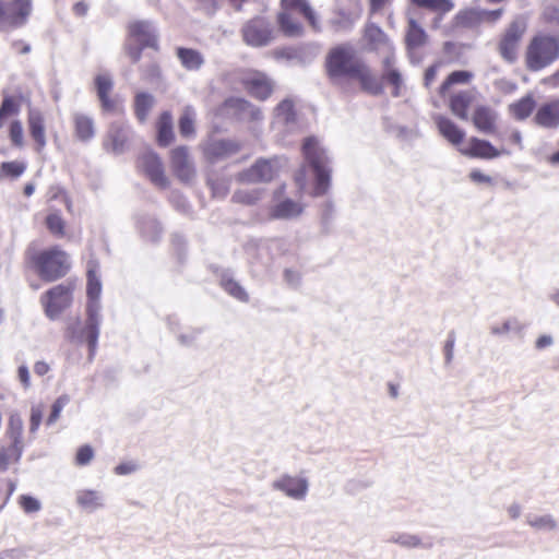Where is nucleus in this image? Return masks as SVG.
<instances>
[{
  "label": "nucleus",
  "instance_id": "6e6552de",
  "mask_svg": "<svg viewBox=\"0 0 559 559\" xmlns=\"http://www.w3.org/2000/svg\"><path fill=\"white\" fill-rule=\"evenodd\" d=\"M526 28V19L519 16L506 29L499 44V51L501 57L508 62H513L516 59L519 43Z\"/></svg>",
  "mask_w": 559,
  "mask_h": 559
},
{
  "label": "nucleus",
  "instance_id": "37998d69",
  "mask_svg": "<svg viewBox=\"0 0 559 559\" xmlns=\"http://www.w3.org/2000/svg\"><path fill=\"white\" fill-rule=\"evenodd\" d=\"M194 110L186 107L179 120V131L182 136L189 138L194 134Z\"/></svg>",
  "mask_w": 559,
  "mask_h": 559
},
{
  "label": "nucleus",
  "instance_id": "72a5a7b5",
  "mask_svg": "<svg viewBox=\"0 0 559 559\" xmlns=\"http://www.w3.org/2000/svg\"><path fill=\"white\" fill-rule=\"evenodd\" d=\"M155 105V98L147 93H138L134 99V112L140 122H145L151 109Z\"/></svg>",
  "mask_w": 559,
  "mask_h": 559
},
{
  "label": "nucleus",
  "instance_id": "864d4df0",
  "mask_svg": "<svg viewBox=\"0 0 559 559\" xmlns=\"http://www.w3.org/2000/svg\"><path fill=\"white\" fill-rule=\"evenodd\" d=\"M9 135L11 142L19 147L24 145V131L20 120H14L10 124Z\"/></svg>",
  "mask_w": 559,
  "mask_h": 559
},
{
  "label": "nucleus",
  "instance_id": "bf43d9fd",
  "mask_svg": "<svg viewBox=\"0 0 559 559\" xmlns=\"http://www.w3.org/2000/svg\"><path fill=\"white\" fill-rule=\"evenodd\" d=\"M393 542L406 548L420 546V538L413 534H401L396 536Z\"/></svg>",
  "mask_w": 559,
  "mask_h": 559
},
{
  "label": "nucleus",
  "instance_id": "f704fd0d",
  "mask_svg": "<svg viewBox=\"0 0 559 559\" xmlns=\"http://www.w3.org/2000/svg\"><path fill=\"white\" fill-rule=\"evenodd\" d=\"M524 325L518 318H509L502 323L495 324L490 328L492 335L504 336L510 333L522 336Z\"/></svg>",
  "mask_w": 559,
  "mask_h": 559
},
{
  "label": "nucleus",
  "instance_id": "393cba45",
  "mask_svg": "<svg viewBox=\"0 0 559 559\" xmlns=\"http://www.w3.org/2000/svg\"><path fill=\"white\" fill-rule=\"evenodd\" d=\"M382 79L394 87V96L399 95V91L403 85V79L395 67V55L385 56L382 60Z\"/></svg>",
  "mask_w": 559,
  "mask_h": 559
},
{
  "label": "nucleus",
  "instance_id": "680f3d73",
  "mask_svg": "<svg viewBox=\"0 0 559 559\" xmlns=\"http://www.w3.org/2000/svg\"><path fill=\"white\" fill-rule=\"evenodd\" d=\"M469 178L476 182V183H488L490 185L492 182V179L487 176L486 174L481 173L480 170H473L469 174Z\"/></svg>",
  "mask_w": 559,
  "mask_h": 559
},
{
  "label": "nucleus",
  "instance_id": "a19ab883",
  "mask_svg": "<svg viewBox=\"0 0 559 559\" xmlns=\"http://www.w3.org/2000/svg\"><path fill=\"white\" fill-rule=\"evenodd\" d=\"M455 23L460 26L474 27L481 23V9H467L460 11L455 16Z\"/></svg>",
  "mask_w": 559,
  "mask_h": 559
},
{
  "label": "nucleus",
  "instance_id": "dca6fc26",
  "mask_svg": "<svg viewBox=\"0 0 559 559\" xmlns=\"http://www.w3.org/2000/svg\"><path fill=\"white\" fill-rule=\"evenodd\" d=\"M534 122L545 129H556L559 127V99H554L542 105L535 116Z\"/></svg>",
  "mask_w": 559,
  "mask_h": 559
},
{
  "label": "nucleus",
  "instance_id": "338daca9",
  "mask_svg": "<svg viewBox=\"0 0 559 559\" xmlns=\"http://www.w3.org/2000/svg\"><path fill=\"white\" fill-rule=\"evenodd\" d=\"M552 337L550 335H542L536 340L535 346L538 349H543L552 344Z\"/></svg>",
  "mask_w": 559,
  "mask_h": 559
},
{
  "label": "nucleus",
  "instance_id": "412c9836",
  "mask_svg": "<svg viewBox=\"0 0 559 559\" xmlns=\"http://www.w3.org/2000/svg\"><path fill=\"white\" fill-rule=\"evenodd\" d=\"M130 128L128 126L111 124L105 145L114 153H122L129 140Z\"/></svg>",
  "mask_w": 559,
  "mask_h": 559
},
{
  "label": "nucleus",
  "instance_id": "5701e85b",
  "mask_svg": "<svg viewBox=\"0 0 559 559\" xmlns=\"http://www.w3.org/2000/svg\"><path fill=\"white\" fill-rule=\"evenodd\" d=\"M95 85L103 109L107 111L116 110V104L109 97L114 86L112 79L106 73L98 74L95 79Z\"/></svg>",
  "mask_w": 559,
  "mask_h": 559
},
{
  "label": "nucleus",
  "instance_id": "f03ea898",
  "mask_svg": "<svg viewBox=\"0 0 559 559\" xmlns=\"http://www.w3.org/2000/svg\"><path fill=\"white\" fill-rule=\"evenodd\" d=\"M302 152L314 176L312 193L313 195H322L328 191L331 178L326 152L314 136H309L305 140Z\"/></svg>",
  "mask_w": 559,
  "mask_h": 559
},
{
  "label": "nucleus",
  "instance_id": "ddd939ff",
  "mask_svg": "<svg viewBox=\"0 0 559 559\" xmlns=\"http://www.w3.org/2000/svg\"><path fill=\"white\" fill-rule=\"evenodd\" d=\"M462 154L468 155L472 157H478L484 159H491L499 157L500 155L510 154L509 151L501 148L498 150L490 142L485 140H479L477 138H472L468 141L466 147L461 148Z\"/></svg>",
  "mask_w": 559,
  "mask_h": 559
},
{
  "label": "nucleus",
  "instance_id": "58836bf2",
  "mask_svg": "<svg viewBox=\"0 0 559 559\" xmlns=\"http://www.w3.org/2000/svg\"><path fill=\"white\" fill-rule=\"evenodd\" d=\"M472 103V96L468 93H459L452 97L450 106L452 112L459 118L467 119V109Z\"/></svg>",
  "mask_w": 559,
  "mask_h": 559
},
{
  "label": "nucleus",
  "instance_id": "6ab92c4d",
  "mask_svg": "<svg viewBox=\"0 0 559 559\" xmlns=\"http://www.w3.org/2000/svg\"><path fill=\"white\" fill-rule=\"evenodd\" d=\"M130 35L142 46L154 47L157 36L156 28L151 22L138 21L130 25Z\"/></svg>",
  "mask_w": 559,
  "mask_h": 559
},
{
  "label": "nucleus",
  "instance_id": "2f4dec72",
  "mask_svg": "<svg viewBox=\"0 0 559 559\" xmlns=\"http://www.w3.org/2000/svg\"><path fill=\"white\" fill-rule=\"evenodd\" d=\"M535 106L536 102L534 97L526 95L520 100L512 103L509 106V111L516 120H524L531 116Z\"/></svg>",
  "mask_w": 559,
  "mask_h": 559
},
{
  "label": "nucleus",
  "instance_id": "79ce46f5",
  "mask_svg": "<svg viewBox=\"0 0 559 559\" xmlns=\"http://www.w3.org/2000/svg\"><path fill=\"white\" fill-rule=\"evenodd\" d=\"M75 130L81 140L87 141L94 135V122L90 117L83 115L76 116Z\"/></svg>",
  "mask_w": 559,
  "mask_h": 559
},
{
  "label": "nucleus",
  "instance_id": "4be33fe9",
  "mask_svg": "<svg viewBox=\"0 0 559 559\" xmlns=\"http://www.w3.org/2000/svg\"><path fill=\"white\" fill-rule=\"evenodd\" d=\"M282 193V189L276 192V202L272 206L271 216L278 219H289L297 217L302 212L300 203L290 199L277 200V195Z\"/></svg>",
  "mask_w": 559,
  "mask_h": 559
},
{
  "label": "nucleus",
  "instance_id": "0e129e2a",
  "mask_svg": "<svg viewBox=\"0 0 559 559\" xmlns=\"http://www.w3.org/2000/svg\"><path fill=\"white\" fill-rule=\"evenodd\" d=\"M306 168L302 167L295 176L296 185L298 186L300 191H304L307 187V176H306Z\"/></svg>",
  "mask_w": 559,
  "mask_h": 559
},
{
  "label": "nucleus",
  "instance_id": "a211bd4d",
  "mask_svg": "<svg viewBox=\"0 0 559 559\" xmlns=\"http://www.w3.org/2000/svg\"><path fill=\"white\" fill-rule=\"evenodd\" d=\"M27 124L31 136L36 143L37 151L40 152L47 144L45 134V117L37 108H31L27 117Z\"/></svg>",
  "mask_w": 559,
  "mask_h": 559
},
{
  "label": "nucleus",
  "instance_id": "423d86ee",
  "mask_svg": "<svg viewBox=\"0 0 559 559\" xmlns=\"http://www.w3.org/2000/svg\"><path fill=\"white\" fill-rule=\"evenodd\" d=\"M72 288L69 285L60 284L53 286L44 293L40 297V304L45 314L50 320H56L59 316L71 306Z\"/></svg>",
  "mask_w": 559,
  "mask_h": 559
},
{
  "label": "nucleus",
  "instance_id": "a878e982",
  "mask_svg": "<svg viewBox=\"0 0 559 559\" xmlns=\"http://www.w3.org/2000/svg\"><path fill=\"white\" fill-rule=\"evenodd\" d=\"M496 120V112L485 106L477 107L473 116L474 126L485 133H492L495 131Z\"/></svg>",
  "mask_w": 559,
  "mask_h": 559
},
{
  "label": "nucleus",
  "instance_id": "4c0bfd02",
  "mask_svg": "<svg viewBox=\"0 0 559 559\" xmlns=\"http://www.w3.org/2000/svg\"><path fill=\"white\" fill-rule=\"evenodd\" d=\"M526 522L531 527L543 532H552L558 526L557 521L549 514H530L526 516Z\"/></svg>",
  "mask_w": 559,
  "mask_h": 559
},
{
  "label": "nucleus",
  "instance_id": "0eeeda50",
  "mask_svg": "<svg viewBox=\"0 0 559 559\" xmlns=\"http://www.w3.org/2000/svg\"><path fill=\"white\" fill-rule=\"evenodd\" d=\"M272 488L292 500L302 501L309 491V479L302 475L282 474L272 481Z\"/></svg>",
  "mask_w": 559,
  "mask_h": 559
},
{
  "label": "nucleus",
  "instance_id": "13d9d810",
  "mask_svg": "<svg viewBox=\"0 0 559 559\" xmlns=\"http://www.w3.org/2000/svg\"><path fill=\"white\" fill-rule=\"evenodd\" d=\"M94 457V451L90 445H83L79 448L75 455V463L80 466H84L91 463Z\"/></svg>",
  "mask_w": 559,
  "mask_h": 559
},
{
  "label": "nucleus",
  "instance_id": "aec40b11",
  "mask_svg": "<svg viewBox=\"0 0 559 559\" xmlns=\"http://www.w3.org/2000/svg\"><path fill=\"white\" fill-rule=\"evenodd\" d=\"M78 506L85 512L92 513L104 507V495L92 489H80L75 493Z\"/></svg>",
  "mask_w": 559,
  "mask_h": 559
},
{
  "label": "nucleus",
  "instance_id": "de8ad7c7",
  "mask_svg": "<svg viewBox=\"0 0 559 559\" xmlns=\"http://www.w3.org/2000/svg\"><path fill=\"white\" fill-rule=\"evenodd\" d=\"M472 79V73L468 71H454L452 72L448 79L443 82L440 87V93L445 94L448 88L453 84H464L467 83Z\"/></svg>",
  "mask_w": 559,
  "mask_h": 559
},
{
  "label": "nucleus",
  "instance_id": "6e6d98bb",
  "mask_svg": "<svg viewBox=\"0 0 559 559\" xmlns=\"http://www.w3.org/2000/svg\"><path fill=\"white\" fill-rule=\"evenodd\" d=\"M19 503L26 513L38 512L41 508L39 500L32 496L23 495L20 497Z\"/></svg>",
  "mask_w": 559,
  "mask_h": 559
},
{
  "label": "nucleus",
  "instance_id": "a18cd8bd",
  "mask_svg": "<svg viewBox=\"0 0 559 559\" xmlns=\"http://www.w3.org/2000/svg\"><path fill=\"white\" fill-rule=\"evenodd\" d=\"M262 197V190L258 188H251V189H240L234 194V200L239 203L243 204H254L257 203Z\"/></svg>",
  "mask_w": 559,
  "mask_h": 559
},
{
  "label": "nucleus",
  "instance_id": "3c124183",
  "mask_svg": "<svg viewBox=\"0 0 559 559\" xmlns=\"http://www.w3.org/2000/svg\"><path fill=\"white\" fill-rule=\"evenodd\" d=\"M224 289L231 295L233 297L237 298L238 300L246 301L248 296L247 293L243 290V288L234 280L231 278H224L223 282Z\"/></svg>",
  "mask_w": 559,
  "mask_h": 559
},
{
  "label": "nucleus",
  "instance_id": "1a4fd4ad",
  "mask_svg": "<svg viewBox=\"0 0 559 559\" xmlns=\"http://www.w3.org/2000/svg\"><path fill=\"white\" fill-rule=\"evenodd\" d=\"M242 37L247 45L253 47L265 46L273 38L271 23L264 17H254L242 27Z\"/></svg>",
  "mask_w": 559,
  "mask_h": 559
},
{
  "label": "nucleus",
  "instance_id": "4468645a",
  "mask_svg": "<svg viewBox=\"0 0 559 559\" xmlns=\"http://www.w3.org/2000/svg\"><path fill=\"white\" fill-rule=\"evenodd\" d=\"M296 112L292 99L282 100L274 110L273 128L290 132L295 129Z\"/></svg>",
  "mask_w": 559,
  "mask_h": 559
},
{
  "label": "nucleus",
  "instance_id": "f257e3e1",
  "mask_svg": "<svg viewBox=\"0 0 559 559\" xmlns=\"http://www.w3.org/2000/svg\"><path fill=\"white\" fill-rule=\"evenodd\" d=\"M559 58V37L548 34L535 35L525 49V66L530 71H540Z\"/></svg>",
  "mask_w": 559,
  "mask_h": 559
},
{
  "label": "nucleus",
  "instance_id": "2eb2a0df",
  "mask_svg": "<svg viewBox=\"0 0 559 559\" xmlns=\"http://www.w3.org/2000/svg\"><path fill=\"white\" fill-rule=\"evenodd\" d=\"M365 37L371 49L385 56L394 55V49L384 32L377 25L370 24L366 27Z\"/></svg>",
  "mask_w": 559,
  "mask_h": 559
},
{
  "label": "nucleus",
  "instance_id": "4d7b16f0",
  "mask_svg": "<svg viewBox=\"0 0 559 559\" xmlns=\"http://www.w3.org/2000/svg\"><path fill=\"white\" fill-rule=\"evenodd\" d=\"M44 406L36 405L31 408V418H29V432L35 433L39 428V425L43 419Z\"/></svg>",
  "mask_w": 559,
  "mask_h": 559
},
{
  "label": "nucleus",
  "instance_id": "20e7f679",
  "mask_svg": "<svg viewBox=\"0 0 559 559\" xmlns=\"http://www.w3.org/2000/svg\"><path fill=\"white\" fill-rule=\"evenodd\" d=\"M100 307L98 305H87V320L83 324L80 320L68 326L67 333L69 337L76 343H87L93 352L96 347L99 324H100Z\"/></svg>",
  "mask_w": 559,
  "mask_h": 559
},
{
  "label": "nucleus",
  "instance_id": "7ed1b4c3",
  "mask_svg": "<svg viewBox=\"0 0 559 559\" xmlns=\"http://www.w3.org/2000/svg\"><path fill=\"white\" fill-rule=\"evenodd\" d=\"M33 263L40 278L53 282L63 277L70 270L69 254L59 247L43 250L33 257Z\"/></svg>",
  "mask_w": 559,
  "mask_h": 559
},
{
  "label": "nucleus",
  "instance_id": "f8f14e48",
  "mask_svg": "<svg viewBox=\"0 0 559 559\" xmlns=\"http://www.w3.org/2000/svg\"><path fill=\"white\" fill-rule=\"evenodd\" d=\"M141 167L150 180L159 188H166L169 180L164 171L160 158L153 152H148L141 157Z\"/></svg>",
  "mask_w": 559,
  "mask_h": 559
},
{
  "label": "nucleus",
  "instance_id": "c85d7f7f",
  "mask_svg": "<svg viewBox=\"0 0 559 559\" xmlns=\"http://www.w3.org/2000/svg\"><path fill=\"white\" fill-rule=\"evenodd\" d=\"M157 142L162 146H168L174 140V121L170 111H164L157 122Z\"/></svg>",
  "mask_w": 559,
  "mask_h": 559
},
{
  "label": "nucleus",
  "instance_id": "09e8293b",
  "mask_svg": "<svg viewBox=\"0 0 559 559\" xmlns=\"http://www.w3.org/2000/svg\"><path fill=\"white\" fill-rule=\"evenodd\" d=\"M19 110V104L13 98H4L0 107V128L4 126L5 119L8 117L17 115Z\"/></svg>",
  "mask_w": 559,
  "mask_h": 559
},
{
  "label": "nucleus",
  "instance_id": "473e14b6",
  "mask_svg": "<svg viewBox=\"0 0 559 559\" xmlns=\"http://www.w3.org/2000/svg\"><path fill=\"white\" fill-rule=\"evenodd\" d=\"M239 150L238 143L231 140H218L210 143L205 153L211 157H224L236 153Z\"/></svg>",
  "mask_w": 559,
  "mask_h": 559
},
{
  "label": "nucleus",
  "instance_id": "8fccbe9b",
  "mask_svg": "<svg viewBox=\"0 0 559 559\" xmlns=\"http://www.w3.org/2000/svg\"><path fill=\"white\" fill-rule=\"evenodd\" d=\"M420 7H427L442 13L449 12L454 8L451 0H413Z\"/></svg>",
  "mask_w": 559,
  "mask_h": 559
},
{
  "label": "nucleus",
  "instance_id": "cd10ccee",
  "mask_svg": "<svg viewBox=\"0 0 559 559\" xmlns=\"http://www.w3.org/2000/svg\"><path fill=\"white\" fill-rule=\"evenodd\" d=\"M227 110H234L241 118H250L251 120H261L262 112L250 103L242 98H230L225 103Z\"/></svg>",
  "mask_w": 559,
  "mask_h": 559
},
{
  "label": "nucleus",
  "instance_id": "9d476101",
  "mask_svg": "<svg viewBox=\"0 0 559 559\" xmlns=\"http://www.w3.org/2000/svg\"><path fill=\"white\" fill-rule=\"evenodd\" d=\"M280 160L273 159H259L251 168L241 175L245 182H267L271 181L278 173Z\"/></svg>",
  "mask_w": 559,
  "mask_h": 559
},
{
  "label": "nucleus",
  "instance_id": "49530a36",
  "mask_svg": "<svg viewBox=\"0 0 559 559\" xmlns=\"http://www.w3.org/2000/svg\"><path fill=\"white\" fill-rule=\"evenodd\" d=\"M25 168L26 165L23 162L14 160L3 163L0 168V178L15 179L24 173Z\"/></svg>",
  "mask_w": 559,
  "mask_h": 559
},
{
  "label": "nucleus",
  "instance_id": "c756f323",
  "mask_svg": "<svg viewBox=\"0 0 559 559\" xmlns=\"http://www.w3.org/2000/svg\"><path fill=\"white\" fill-rule=\"evenodd\" d=\"M437 126L442 136L454 145L460 144L465 136L464 131L448 118L439 116L437 118Z\"/></svg>",
  "mask_w": 559,
  "mask_h": 559
},
{
  "label": "nucleus",
  "instance_id": "b1692460",
  "mask_svg": "<svg viewBox=\"0 0 559 559\" xmlns=\"http://www.w3.org/2000/svg\"><path fill=\"white\" fill-rule=\"evenodd\" d=\"M282 12L304 15L313 28H318V22L312 9L306 0H282Z\"/></svg>",
  "mask_w": 559,
  "mask_h": 559
},
{
  "label": "nucleus",
  "instance_id": "052dcab7",
  "mask_svg": "<svg viewBox=\"0 0 559 559\" xmlns=\"http://www.w3.org/2000/svg\"><path fill=\"white\" fill-rule=\"evenodd\" d=\"M502 9L498 10H483L481 9V23H495L502 15Z\"/></svg>",
  "mask_w": 559,
  "mask_h": 559
},
{
  "label": "nucleus",
  "instance_id": "c9c22d12",
  "mask_svg": "<svg viewBox=\"0 0 559 559\" xmlns=\"http://www.w3.org/2000/svg\"><path fill=\"white\" fill-rule=\"evenodd\" d=\"M177 57L182 67L190 71L200 69L204 62L202 55L194 49L178 48Z\"/></svg>",
  "mask_w": 559,
  "mask_h": 559
},
{
  "label": "nucleus",
  "instance_id": "603ef678",
  "mask_svg": "<svg viewBox=\"0 0 559 559\" xmlns=\"http://www.w3.org/2000/svg\"><path fill=\"white\" fill-rule=\"evenodd\" d=\"M46 224L50 233L58 237L64 235V221L57 213H50L46 218Z\"/></svg>",
  "mask_w": 559,
  "mask_h": 559
},
{
  "label": "nucleus",
  "instance_id": "bb28decb",
  "mask_svg": "<svg viewBox=\"0 0 559 559\" xmlns=\"http://www.w3.org/2000/svg\"><path fill=\"white\" fill-rule=\"evenodd\" d=\"M352 78L357 79L361 87L370 94H379L382 92V84L371 70L364 63L359 66Z\"/></svg>",
  "mask_w": 559,
  "mask_h": 559
},
{
  "label": "nucleus",
  "instance_id": "774afa93",
  "mask_svg": "<svg viewBox=\"0 0 559 559\" xmlns=\"http://www.w3.org/2000/svg\"><path fill=\"white\" fill-rule=\"evenodd\" d=\"M544 83L548 84L552 87H558L559 86V69L550 76H547L546 79H544Z\"/></svg>",
  "mask_w": 559,
  "mask_h": 559
},
{
  "label": "nucleus",
  "instance_id": "69168bd1",
  "mask_svg": "<svg viewBox=\"0 0 559 559\" xmlns=\"http://www.w3.org/2000/svg\"><path fill=\"white\" fill-rule=\"evenodd\" d=\"M19 379L24 385L25 389H27L31 385L29 382V372L26 366H21L19 368Z\"/></svg>",
  "mask_w": 559,
  "mask_h": 559
},
{
  "label": "nucleus",
  "instance_id": "9b49d317",
  "mask_svg": "<svg viewBox=\"0 0 559 559\" xmlns=\"http://www.w3.org/2000/svg\"><path fill=\"white\" fill-rule=\"evenodd\" d=\"M171 168L181 181L190 182L195 177L194 165L186 146L171 151Z\"/></svg>",
  "mask_w": 559,
  "mask_h": 559
},
{
  "label": "nucleus",
  "instance_id": "e2e57ef3",
  "mask_svg": "<svg viewBox=\"0 0 559 559\" xmlns=\"http://www.w3.org/2000/svg\"><path fill=\"white\" fill-rule=\"evenodd\" d=\"M136 469V465L134 463H121L115 467V473L117 475H128L133 473Z\"/></svg>",
  "mask_w": 559,
  "mask_h": 559
},
{
  "label": "nucleus",
  "instance_id": "c03bdc74",
  "mask_svg": "<svg viewBox=\"0 0 559 559\" xmlns=\"http://www.w3.org/2000/svg\"><path fill=\"white\" fill-rule=\"evenodd\" d=\"M23 428L22 417L17 413H12L9 418V435L16 448L21 445Z\"/></svg>",
  "mask_w": 559,
  "mask_h": 559
},
{
  "label": "nucleus",
  "instance_id": "e433bc0d",
  "mask_svg": "<svg viewBox=\"0 0 559 559\" xmlns=\"http://www.w3.org/2000/svg\"><path fill=\"white\" fill-rule=\"evenodd\" d=\"M87 305H99V297L102 293V283L95 269L90 267L87 272Z\"/></svg>",
  "mask_w": 559,
  "mask_h": 559
},
{
  "label": "nucleus",
  "instance_id": "5fc2aeb1",
  "mask_svg": "<svg viewBox=\"0 0 559 559\" xmlns=\"http://www.w3.org/2000/svg\"><path fill=\"white\" fill-rule=\"evenodd\" d=\"M69 401H70V397L66 394L59 396L55 401V403L52 404V407H51V413L47 419V425H52L58 420L63 407L69 403Z\"/></svg>",
  "mask_w": 559,
  "mask_h": 559
},
{
  "label": "nucleus",
  "instance_id": "f3484780",
  "mask_svg": "<svg viewBox=\"0 0 559 559\" xmlns=\"http://www.w3.org/2000/svg\"><path fill=\"white\" fill-rule=\"evenodd\" d=\"M245 84L250 94L261 100L266 99L273 92V82L265 74L254 72L249 74Z\"/></svg>",
  "mask_w": 559,
  "mask_h": 559
},
{
  "label": "nucleus",
  "instance_id": "7c9ffc66",
  "mask_svg": "<svg viewBox=\"0 0 559 559\" xmlns=\"http://www.w3.org/2000/svg\"><path fill=\"white\" fill-rule=\"evenodd\" d=\"M427 35L425 31L416 23L413 17L408 19V28L406 32V46L408 50L416 49L426 43Z\"/></svg>",
  "mask_w": 559,
  "mask_h": 559
},
{
  "label": "nucleus",
  "instance_id": "39448f33",
  "mask_svg": "<svg viewBox=\"0 0 559 559\" xmlns=\"http://www.w3.org/2000/svg\"><path fill=\"white\" fill-rule=\"evenodd\" d=\"M361 63L355 57L354 50L347 46L332 49L326 60L328 72L332 78H352Z\"/></svg>",
  "mask_w": 559,
  "mask_h": 559
},
{
  "label": "nucleus",
  "instance_id": "ea45409f",
  "mask_svg": "<svg viewBox=\"0 0 559 559\" xmlns=\"http://www.w3.org/2000/svg\"><path fill=\"white\" fill-rule=\"evenodd\" d=\"M297 14H288L281 12L278 14V23L283 32L288 36H299L301 34V25L296 19Z\"/></svg>",
  "mask_w": 559,
  "mask_h": 559
}]
</instances>
